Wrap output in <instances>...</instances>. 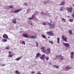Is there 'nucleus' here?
<instances>
[{"instance_id": "17", "label": "nucleus", "mask_w": 74, "mask_h": 74, "mask_svg": "<svg viewBox=\"0 0 74 74\" xmlns=\"http://www.w3.org/2000/svg\"><path fill=\"white\" fill-rule=\"evenodd\" d=\"M69 21L70 22H73V19H70L69 20Z\"/></svg>"}, {"instance_id": "9", "label": "nucleus", "mask_w": 74, "mask_h": 74, "mask_svg": "<svg viewBox=\"0 0 74 74\" xmlns=\"http://www.w3.org/2000/svg\"><path fill=\"white\" fill-rule=\"evenodd\" d=\"M21 10H22L21 9H20L19 10H16L14 11V13H17V12H19L20 11H21Z\"/></svg>"}, {"instance_id": "20", "label": "nucleus", "mask_w": 74, "mask_h": 74, "mask_svg": "<svg viewBox=\"0 0 74 74\" xmlns=\"http://www.w3.org/2000/svg\"><path fill=\"white\" fill-rule=\"evenodd\" d=\"M71 56H74V52H72L71 53Z\"/></svg>"}, {"instance_id": "51", "label": "nucleus", "mask_w": 74, "mask_h": 74, "mask_svg": "<svg viewBox=\"0 0 74 74\" xmlns=\"http://www.w3.org/2000/svg\"><path fill=\"white\" fill-rule=\"evenodd\" d=\"M56 58H58V56H56Z\"/></svg>"}, {"instance_id": "35", "label": "nucleus", "mask_w": 74, "mask_h": 74, "mask_svg": "<svg viewBox=\"0 0 74 74\" xmlns=\"http://www.w3.org/2000/svg\"><path fill=\"white\" fill-rule=\"evenodd\" d=\"M22 44L25 45V41H23L22 42Z\"/></svg>"}, {"instance_id": "43", "label": "nucleus", "mask_w": 74, "mask_h": 74, "mask_svg": "<svg viewBox=\"0 0 74 74\" xmlns=\"http://www.w3.org/2000/svg\"><path fill=\"white\" fill-rule=\"evenodd\" d=\"M24 5H27V3H24Z\"/></svg>"}, {"instance_id": "31", "label": "nucleus", "mask_w": 74, "mask_h": 74, "mask_svg": "<svg viewBox=\"0 0 74 74\" xmlns=\"http://www.w3.org/2000/svg\"><path fill=\"white\" fill-rule=\"evenodd\" d=\"M63 40H64V41L66 42V41H67V39H66V38H65L64 39H63Z\"/></svg>"}, {"instance_id": "3", "label": "nucleus", "mask_w": 74, "mask_h": 74, "mask_svg": "<svg viewBox=\"0 0 74 74\" xmlns=\"http://www.w3.org/2000/svg\"><path fill=\"white\" fill-rule=\"evenodd\" d=\"M63 45L65 46L66 47H67V48H69L70 47V44L68 43H65L63 42Z\"/></svg>"}, {"instance_id": "47", "label": "nucleus", "mask_w": 74, "mask_h": 74, "mask_svg": "<svg viewBox=\"0 0 74 74\" xmlns=\"http://www.w3.org/2000/svg\"><path fill=\"white\" fill-rule=\"evenodd\" d=\"M56 65H54L53 66V67H56Z\"/></svg>"}, {"instance_id": "16", "label": "nucleus", "mask_w": 74, "mask_h": 74, "mask_svg": "<svg viewBox=\"0 0 74 74\" xmlns=\"http://www.w3.org/2000/svg\"><path fill=\"white\" fill-rule=\"evenodd\" d=\"M60 40V38H57V42L58 43V44L60 43V42L59 41V40Z\"/></svg>"}, {"instance_id": "12", "label": "nucleus", "mask_w": 74, "mask_h": 74, "mask_svg": "<svg viewBox=\"0 0 74 74\" xmlns=\"http://www.w3.org/2000/svg\"><path fill=\"white\" fill-rule=\"evenodd\" d=\"M2 42H5L7 41V40L5 39H3L2 40Z\"/></svg>"}, {"instance_id": "42", "label": "nucleus", "mask_w": 74, "mask_h": 74, "mask_svg": "<svg viewBox=\"0 0 74 74\" xmlns=\"http://www.w3.org/2000/svg\"><path fill=\"white\" fill-rule=\"evenodd\" d=\"M56 69H59V66H56Z\"/></svg>"}, {"instance_id": "44", "label": "nucleus", "mask_w": 74, "mask_h": 74, "mask_svg": "<svg viewBox=\"0 0 74 74\" xmlns=\"http://www.w3.org/2000/svg\"><path fill=\"white\" fill-rule=\"evenodd\" d=\"M5 64H3L2 65V66H5Z\"/></svg>"}, {"instance_id": "38", "label": "nucleus", "mask_w": 74, "mask_h": 74, "mask_svg": "<svg viewBox=\"0 0 74 74\" xmlns=\"http://www.w3.org/2000/svg\"><path fill=\"white\" fill-rule=\"evenodd\" d=\"M62 21H66V19H65L63 18H62Z\"/></svg>"}, {"instance_id": "30", "label": "nucleus", "mask_w": 74, "mask_h": 74, "mask_svg": "<svg viewBox=\"0 0 74 74\" xmlns=\"http://www.w3.org/2000/svg\"><path fill=\"white\" fill-rule=\"evenodd\" d=\"M46 60H49V57H48V56H47L46 58Z\"/></svg>"}, {"instance_id": "5", "label": "nucleus", "mask_w": 74, "mask_h": 74, "mask_svg": "<svg viewBox=\"0 0 74 74\" xmlns=\"http://www.w3.org/2000/svg\"><path fill=\"white\" fill-rule=\"evenodd\" d=\"M3 37L6 39L8 38V36L7 35L5 34L3 35Z\"/></svg>"}, {"instance_id": "36", "label": "nucleus", "mask_w": 74, "mask_h": 74, "mask_svg": "<svg viewBox=\"0 0 74 74\" xmlns=\"http://www.w3.org/2000/svg\"><path fill=\"white\" fill-rule=\"evenodd\" d=\"M6 49H10V48H9V47H7L5 48Z\"/></svg>"}, {"instance_id": "52", "label": "nucleus", "mask_w": 74, "mask_h": 74, "mask_svg": "<svg viewBox=\"0 0 74 74\" xmlns=\"http://www.w3.org/2000/svg\"><path fill=\"white\" fill-rule=\"evenodd\" d=\"M33 15H34H34H36V14H33Z\"/></svg>"}, {"instance_id": "19", "label": "nucleus", "mask_w": 74, "mask_h": 74, "mask_svg": "<svg viewBox=\"0 0 74 74\" xmlns=\"http://www.w3.org/2000/svg\"><path fill=\"white\" fill-rule=\"evenodd\" d=\"M69 34H72V31L71 30H69Z\"/></svg>"}, {"instance_id": "18", "label": "nucleus", "mask_w": 74, "mask_h": 74, "mask_svg": "<svg viewBox=\"0 0 74 74\" xmlns=\"http://www.w3.org/2000/svg\"><path fill=\"white\" fill-rule=\"evenodd\" d=\"M65 69H67V70H70V67H69V66H67L65 67Z\"/></svg>"}, {"instance_id": "24", "label": "nucleus", "mask_w": 74, "mask_h": 74, "mask_svg": "<svg viewBox=\"0 0 74 74\" xmlns=\"http://www.w3.org/2000/svg\"><path fill=\"white\" fill-rule=\"evenodd\" d=\"M41 36L42 37L44 38H45L46 37V36H45L44 35L42 34Z\"/></svg>"}, {"instance_id": "14", "label": "nucleus", "mask_w": 74, "mask_h": 74, "mask_svg": "<svg viewBox=\"0 0 74 74\" xmlns=\"http://www.w3.org/2000/svg\"><path fill=\"white\" fill-rule=\"evenodd\" d=\"M64 2H62L60 4V5H63L64 4H65Z\"/></svg>"}, {"instance_id": "7", "label": "nucleus", "mask_w": 74, "mask_h": 74, "mask_svg": "<svg viewBox=\"0 0 74 74\" xmlns=\"http://www.w3.org/2000/svg\"><path fill=\"white\" fill-rule=\"evenodd\" d=\"M59 57L61 58L60 59V60H63V59H64V58L61 55H59Z\"/></svg>"}, {"instance_id": "54", "label": "nucleus", "mask_w": 74, "mask_h": 74, "mask_svg": "<svg viewBox=\"0 0 74 74\" xmlns=\"http://www.w3.org/2000/svg\"><path fill=\"white\" fill-rule=\"evenodd\" d=\"M43 3H44V4H45V2H44Z\"/></svg>"}, {"instance_id": "26", "label": "nucleus", "mask_w": 74, "mask_h": 74, "mask_svg": "<svg viewBox=\"0 0 74 74\" xmlns=\"http://www.w3.org/2000/svg\"><path fill=\"white\" fill-rule=\"evenodd\" d=\"M32 17L33 18V19H35V17H34V15H32Z\"/></svg>"}, {"instance_id": "4", "label": "nucleus", "mask_w": 74, "mask_h": 74, "mask_svg": "<svg viewBox=\"0 0 74 74\" xmlns=\"http://www.w3.org/2000/svg\"><path fill=\"white\" fill-rule=\"evenodd\" d=\"M41 50H42V52L43 53H45L46 52L47 50H45V47H43L41 48Z\"/></svg>"}, {"instance_id": "8", "label": "nucleus", "mask_w": 74, "mask_h": 74, "mask_svg": "<svg viewBox=\"0 0 74 74\" xmlns=\"http://www.w3.org/2000/svg\"><path fill=\"white\" fill-rule=\"evenodd\" d=\"M45 54H43L42 55L41 57H40V59H41L42 60V59H43L44 58H45Z\"/></svg>"}, {"instance_id": "27", "label": "nucleus", "mask_w": 74, "mask_h": 74, "mask_svg": "<svg viewBox=\"0 0 74 74\" xmlns=\"http://www.w3.org/2000/svg\"><path fill=\"white\" fill-rule=\"evenodd\" d=\"M35 37V36H32L30 37V38H34Z\"/></svg>"}, {"instance_id": "6", "label": "nucleus", "mask_w": 74, "mask_h": 74, "mask_svg": "<svg viewBox=\"0 0 74 74\" xmlns=\"http://www.w3.org/2000/svg\"><path fill=\"white\" fill-rule=\"evenodd\" d=\"M23 36L25 38H28L29 36L27 34H23Z\"/></svg>"}, {"instance_id": "41", "label": "nucleus", "mask_w": 74, "mask_h": 74, "mask_svg": "<svg viewBox=\"0 0 74 74\" xmlns=\"http://www.w3.org/2000/svg\"><path fill=\"white\" fill-rule=\"evenodd\" d=\"M74 18V13H73L71 15Z\"/></svg>"}, {"instance_id": "23", "label": "nucleus", "mask_w": 74, "mask_h": 74, "mask_svg": "<svg viewBox=\"0 0 74 74\" xmlns=\"http://www.w3.org/2000/svg\"><path fill=\"white\" fill-rule=\"evenodd\" d=\"M9 8H11L12 9L13 8H14V7L12 6H10L9 7Z\"/></svg>"}, {"instance_id": "46", "label": "nucleus", "mask_w": 74, "mask_h": 74, "mask_svg": "<svg viewBox=\"0 0 74 74\" xmlns=\"http://www.w3.org/2000/svg\"><path fill=\"white\" fill-rule=\"evenodd\" d=\"M37 74H41V73H40L38 72V73H37Z\"/></svg>"}, {"instance_id": "13", "label": "nucleus", "mask_w": 74, "mask_h": 74, "mask_svg": "<svg viewBox=\"0 0 74 74\" xmlns=\"http://www.w3.org/2000/svg\"><path fill=\"white\" fill-rule=\"evenodd\" d=\"M22 59V57H18V58H17L16 59V60H17L18 61H19L20 59Z\"/></svg>"}, {"instance_id": "49", "label": "nucleus", "mask_w": 74, "mask_h": 74, "mask_svg": "<svg viewBox=\"0 0 74 74\" xmlns=\"http://www.w3.org/2000/svg\"><path fill=\"white\" fill-rule=\"evenodd\" d=\"M34 73H35V72H32V74H34Z\"/></svg>"}, {"instance_id": "1", "label": "nucleus", "mask_w": 74, "mask_h": 74, "mask_svg": "<svg viewBox=\"0 0 74 74\" xmlns=\"http://www.w3.org/2000/svg\"><path fill=\"white\" fill-rule=\"evenodd\" d=\"M66 10L68 12H72V11H73V8L71 7L70 8H67Z\"/></svg>"}, {"instance_id": "39", "label": "nucleus", "mask_w": 74, "mask_h": 74, "mask_svg": "<svg viewBox=\"0 0 74 74\" xmlns=\"http://www.w3.org/2000/svg\"><path fill=\"white\" fill-rule=\"evenodd\" d=\"M43 25H44L45 26L46 25V23H43Z\"/></svg>"}, {"instance_id": "25", "label": "nucleus", "mask_w": 74, "mask_h": 74, "mask_svg": "<svg viewBox=\"0 0 74 74\" xmlns=\"http://www.w3.org/2000/svg\"><path fill=\"white\" fill-rule=\"evenodd\" d=\"M60 11H63V9L62 8V7H61Z\"/></svg>"}, {"instance_id": "34", "label": "nucleus", "mask_w": 74, "mask_h": 74, "mask_svg": "<svg viewBox=\"0 0 74 74\" xmlns=\"http://www.w3.org/2000/svg\"><path fill=\"white\" fill-rule=\"evenodd\" d=\"M36 47H38V42H36Z\"/></svg>"}, {"instance_id": "48", "label": "nucleus", "mask_w": 74, "mask_h": 74, "mask_svg": "<svg viewBox=\"0 0 74 74\" xmlns=\"http://www.w3.org/2000/svg\"><path fill=\"white\" fill-rule=\"evenodd\" d=\"M73 56H71V58H73Z\"/></svg>"}, {"instance_id": "11", "label": "nucleus", "mask_w": 74, "mask_h": 74, "mask_svg": "<svg viewBox=\"0 0 74 74\" xmlns=\"http://www.w3.org/2000/svg\"><path fill=\"white\" fill-rule=\"evenodd\" d=\"M51 27H50V28L51 29H54V28L55 27V25L54 24H51Z\"/></svg>"}, {"instance_id": "40", "label": "nucleus", "mask_w": 74, "mask_h": 74, "mask_svg": "<svg viewBox=\"0 0 74 74\" xmlns=\"http://www.w3.org/2000/svg\"><path fill=\"white\" fill-rule=\"evenodd\" d=\"M44 14V12H41V15H43Z\"/></svg>"}, {"instance_id": "22", "label": "nucleus", "mask_w": 74, "mask_h": 74, "mask_svg": "<svg viewBox=\"0 0 74 74\" xmlns=\"http://www.w3.org/2000/svg\"><path fill=\"white\" fill-rule=\"evenodd\" d=\"M18 70H16L15 71V73L16 74H21V73H18Z\"/></svg>"}, {"instance_id": "10", "label": "nucleus", "mask_w": 74, "mask_h": 74, "mask_svg": "<svg viewBox=\"0 0 74 74\" xmlns=\"http://www.w3.org/2000/svg\"><path fill=\"white\" fill-rule=\"evenodd\" d=\"M12 23H16V18H14L13 20L12 21Z\"/></svg>"}, {"instance_id": "45", "label": "nucleus", "mask_w": 74, "mask_h": 74, "mask_svg": "<svg viewBox=\"0 0 74 74\" xmlns=\"http://www.w3.org/2000/svg\"><path fill=\"white\" fill-rule=\"evenodd\" d=\"M8 53L10 55H11V51H9Z\"/></svg>"}, {"instance_id": "15", "label": "nucleus", "mask_w": 74, "mask_h": 74, "mask_svg": "<svg viewBox=\"0 0 74 74\" xmlns=\"http://www.w3.org/2000/svg\"><path fill=\"white\" fill-rule=\"evenodd\" d=\"M40 53H37L36 54V58H38V57H40Z\"/></svg>"}, {"instance_id": "2", "label": "nucleus", "mask_w": 74, "mask_h": 74, "mask_svg": "<svg viewBox=\"0 0 74 74\" xmlns=\"http://www.w3.org/2000/svg\"><path fill=\"white\" fill-rule=\"evenodd\" d=\"M47 33L50 36H54V34H53V33L51 31L47 32Z\"/></svg>"}, {"instance_id": "37", "label": "nucleus", "mask_w": 74, "mask_h": 74, "mask_svg": "<svg viewBox=\"0 0 74 74\" xmlns=\"http://www.w3.org/2000/svg\"><path fill=\"white\" fill-rule=\"evenodd\" d=\"M13 56V55H10L9 56V58H12V57Z\"/></svg>"}, {"instance_id": "50", "label": "nucleus", "mask_w": 74, "mask_h": 74, "mask_svg": "<svg viewBox=\"0 0 74 74\" xmlns=\"http://www.w3.org/2000/svg\"><path fill=\"white\" fill-rule=\"evenodd\" d=\"M47 37L48 38H50V37L49 36H48Z\"/></svg>"}, {"instance_id": "55", "label": "nucleus", "mask_w": 74, "mask_h": 74, "mask_svg": "<svg viewBox=\"0 0 74 74\" xmlns=\"http://www.w3.org/2000/svg\"><path fill=\"white\" fill-rule=\"evenodd\" d=\"M0 38H1V37H0Z\"/></svg>"}, {"instance_id": "29", "label": "nucleus", "mask_w": 74, "mask_h": 74, "mask_svg": "<svg viewBox=\"0 0 74 74\" xmlns=\"http://www.w3.org/2000/svg\"><path fill=\"white\" fill-rule=\"evenodd\" d=\"M28 19L29 20H32V19H33V18L32 17H30L28 18Z\"/></svg>"}, {"instance_id": "56", "label": "nucleus", "mask_w": 74, "mask_h": 74, "mask_svg": "<svg viewBox=\"0 0 74 74\" xmlns=\"http://www.w3.org/2000/svg\"><path fill=\"white\" fill-rule=\"evenodd\" d=\"M0 52H1V51H0Z\"/></svg>"}, {"instance_id": "28", "label": "nucleus", "mask_w": 74, "mask_h": 74, "mask_svg": "<svg viewBox=\"0 0 74 74\" xmlns=\"http://www.w3.org/2000/svg\"><path fill=\"white\" fill-rule=\"evenodd\" d=\"M47 25H48L49 26H51L52 24L51 23H47Z\"/></svg>"}, {"instance_id": "33", "label": "nucleus", "mask_w": 74, "mask_h": 74, "mask_svg": "<svg viewBox=\"0 0 74 74\" xmlns=\"http://www.w3.org/2000/svg\"><path fill=\"white\" fill-rule=\"evenodd\" d=\"M49 43H50V44H53V42L52 41H49Z\"/></svg>"}, {"instance_id": "21", "label": "nucleus", "mask_w": 74, "mask_h": 74, "mask_svg": "<svg viewBox=\"0 0 74 74\" xmlns=\"http://www.w3.org/2000/svg\"><path fill=\"white\" fill-rule=\"evenodd\" d=\"M47 50L49 52H51V49L47 48Z\"/></svg>"}, {"instance_id": "32", "label": "nucleus", "mask_w": 74, "mask_h": 74, "mask_svg": "<svg viewBox=\"0 0 74 74\" xmlns=\"http://www.w3.org/2000/svg\"><path fill=\"white\" fill-rule=\"evenodd\" d=\"M62 40H64V39L65 38H64V36H62Z\"/></svg>"}, {"instance_id": "53", "label": "nucleus", "mask_w": 74, "mask_h": 74, "mask_svg": "<svg viewBox=\"0 0 74 74\" xmlns=\"http://www.w3.org/2000/svg\"><path fill=\"white\" fill-rule=\"evenodd\" d=\"M73 6L74 7V4L73 5Z\"/></svg>"}]
</instances>
